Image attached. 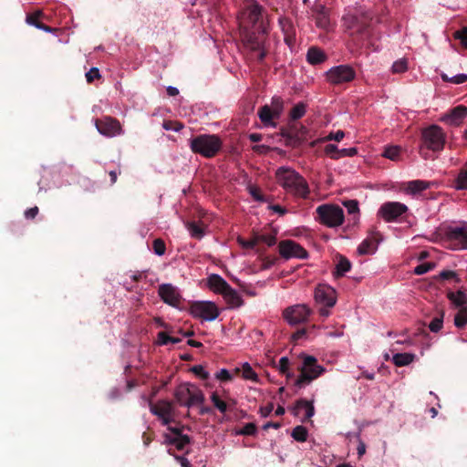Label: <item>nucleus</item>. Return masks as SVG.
Wrapping results in <instances>:
<instances>
[{"label": "nucleus", "instance_id": "obj_1", "mask_svg": "<svg viewBox=\"0 0 467 467\" xmlns=\"http://www.w3.org/2000/svg\"><path fill=\"white\" fill-rule=\"evenodd\" d=\"M277 183L288 193L306 199L310 193L306 180L296 171L288 167H279L275 171Z\"/></svg>", "mask_w": 467, "mask_h": 467}, {"label": "nucleus", "instance_id": "obj_2", "mask_svg": "<svg viewBox=\"0 0 467 467\" xmlns=\"http://www.w3.org/2000/svg\"><path fill=\"white\" fill-rule=\"evenodd\" d=\"M344 24L349 36L357 46H363L371 36L370 21L368 15H347L344 16Z\"/></svg>", "mask_w": 467, "mask_h": 467}, {"label": "nucleus", "instance_id": "obj_3", "mask_svg": "<svg viewBox=\"0 0 467 467\" xmlns=\"http://www.w3.org/2000/svg\"><path fill=\"white\" fill-rule=\"evenodd\" d=\"M223 141L215 134H201L190 140L192 152L205 158L214 157L222 149Z\"/></svg>", "mask_w": 467, "mask_h": 467}, {"label": "nucleus", "instance_id": "obj_4", "mask_svg": "<svg viewBox=\"0 0 467 467\" xmlns=\"http://www.w3.org/2000/svg\"><path fill=\"white\" fill-rule=\"evenodd\" d=\"M302 358L303 364L299 368L300 375L295 382V385L298 388L310 384L326 370L323 366L317 364V359L315 357L304 354Z\"/></svg>", "mask_w": 467, "mask_h": 467}, {"label": "nucleus", "instance_id": "obj_5", "mask_svg": "<svg viewBox=\"0 0 467 467\" xmlns=\"http://www.w3.org/2000/svg\"><path fill=\"white\" fill-rule=\"evenodd\" d=\"M444 242L451 250H467V222L444 229Z\"/></svg>", "mask_w": 467, "mask_h": 467}, {"label": "nucleus", "instance_id": "obj_6", "mask_svg": "<svg viewBox=\"0 0 467 467\" xmlns=\"http://www.w3.org/2000/svg\"><path fill=\"white\" fill-rule=\"evenodd\" d=\"M316 212L319 223L327 227H337L344 222V212L338 205L322 204L317 208Z\"/></svg>", "mask_w": 467, "mask_h": 467}, {"label": "nucleus", "instance_id": "obj_7", "mask_svg": "<svg viewBox=\"0 0 467 467\" xmlns=\"http://www.w3.org/2000/svg\"><path fill=\"white\" fill-rule=\"evenodd\" d=\"M281 135L285 139V145L293 148L299 147L310 137L309 130L297 122H290L286 127L282 128Z\"/></svg>", "mask_w": 467, "mask_h": 467}, {"label": "nucleus", "instance_id": "obj_8", "mask_svg": "<svg viewBox=\"0 0 467 467\" xmlns=\"http://www.w3.org/2000/svg\"><path fill=\"white\" fill-rule=\"evenodd\" d=\"M422 146L432 151L443 150L446 136L443 130L438 125H431L421 131Z\"/></svg>", "mask_w": 467, "mask_h": 467}, {"label": "nucleus", "instance_id": "obj_9", "mask_svg": "<svg viewBox=\"0 0 467 467\" xmlns=\"http://www.w3.org/2000/svg\"><path fill=\"white\" fill-rule=\"evenodd\" d=\"M314 296L317 304L325 306L319 309V315L323 317H327L330 312L326 307H333L336 305V290L327 285H318L315 289Z\"/></svg>", "mask_w": 467, "mask_h": 467}, {"label": "nucleus", "instance_id": "obj_10", "mask_svg": "<svg viewBox=\"0 0 467 467\" xmlns=\"http://www.w3.org/2000/svg\"><path fill=\"white\" fill-rule=\"evenodd\" d=\"M356 77L354 68L348 65L333 67L327 72V80L334 85L352 81Z\"/></svg>", "mask_w": 467, "mask_h": 467}, {"label": "nucleus", "instance_id": "obj_11", "mask_svg": "<svg viewBox=\"0 0 467 467\" xmlns=\"http://www.w3.org/2000/svg\"><path fill=\"white\" fill-rule=\"evenodd\" d=\"M408 212V207L399 202H384L378 211V215L385 222H394Z\"/></svg>", "mask_w": 467, "mask_h": 467}, {"label": "nucleus", "instance_id": "obj_12", "mask_svg": "<svg viewBox=\"0 0 467 467\" xmlns=\"http://www.w3.org/2000/svg\"><path fill=\"white\" fill-rule=\"evenodd\" d=\"M280 255L285 259L299 258L306 259L308 257L307 251L299 244L293 240H284L278 244Z\"/></svg>", "mask_w": 467, "mask_h": 467}, {"label": "nucleus", "instance_id": "obj_13", "mask_svg": "<svg viewBox=\"0 0 467 467\" xmlns=\"http://www.w3.org/2000/svg\"><path fill=\"white\" fill-rule=\"evenodd\" d=\"M311 309L306 305H295L286 307L283 312L284 318L290 325H298L307 320Z\"/></svg>", "mask_w": 467, "mask_h": 467}, {"label": "nucleus", "instance_id": "obj_14", "mask_svg": "<svg viewBox=\"0 0 467 467\" xmlns=\"http://www.w3.org/2000/svg\"><path fill=\"white\" fill-rule=\"evenodd\" d=\"M98 131L106 137H114L122 133L119 121L112 117H103L95 120Z\"/></svg>", "mask_w": 467, "mask_h": 467}, {"label": "nucleus", "instance_id": "obj_15", "mask_svg": "<svg viewBox=\"0 0 467 467\" xmlns=\"http://www.w3.org/2000/svg\"><path fill=\"white\" fill-rule=\"evenodd\" d=\"M191 312L194 317H202L205 320H214L219 316V309L213 302H195L192 305Z\"/></svg>", "mask_w": 467, "mask_h": 467}, {"label": "nucleus", "instance_id": "obj_16", "mask_svg": "<svg viewBox=\"0 0 467 467\" xmlns=\"http://www.w3.org/2000/svg\"><path fill=\"white\" fill-rule=\"evenodd\" d=\"M158 294L165 304L180 307L182 298L176 286L171 284H162L159 286Z\"/></svg>", "mask_w": 467, "mask_h": 467}, {"label": "nucleus", "instance_id": "obj_17", "mask_svg": "<svg viewBox=\"0 0 467 467\" xmlns=\"http://www.w3.org/2000/svg\"><path fill=\"white\" fill-rule=\"evenodd\" d=\"M273 107L271 109L268 105H265L258 111L259 119L265 126H275L273 119L279 118L282 109V102L279 99H273Z\"/></svg>", "mask_w": 467, "mask_h": 467}, {"label": "nucleus", "instance_id": "obj_18", "mask_svg": "<svg viewBox=\"0 0 467 467\" xmlns=\"http://www.w3.org/2000/svg\"><path fill=\"white\" fill-rule=\"evenodd\" d=\"M382 240V235L379 231H371L367 238H365L358 247L359 254H374L378 249L379 242Z\"/></svg>", "mask_w": 467, "mask_h": 467}, {"label": "nucleus", "instance_id": "obj_19", "mask_svg": "<svg viewBox=\"0 0 467 467\" xmlns=\"http://www.w3.org/2000/svg\"><path fill=\"white\" fill-rule=\"evenodd\" d=\"M466 117L467 107L464 105H458L445 113L441 117V120L451 126H459Z\"/></svg>", "mask_w": 467, "mask_h": 467}, {"label": "nucleus", "instance_id": "obj_20", "mask_svg": "<svg viewBox=\"0 0 467 467\" xmlns=\"http://www.w3.org/2000/svg\"><path fill=\"white\" fill-rule=\"evenodd\" d=\"M262 12L263 6L256 0H247L244 15L252 26H254L262 19Z\"/></svg>", "mask_w": 467, "mask_h": 467}, {"label": "nucleus", "instance_id": "obj_21", "mask_svg": "<svg viewBox=\"0 0 467 467\" xmlns=\"http://www.w3.org/2000/svg\"><path fill=\"white\" fill-rule=\"evenodd\" d=\"M313 12L317 26L320 28H327L330 25L329 10L322 4H316Z\"/></svg>", "mask_w": 467, "mask_h": 467}, {"label": "nucleus", "instance_id": "obj_22", "mask_svg": "<svg viewBox=\"0 0 467 467\" xmlns=\"http://www.w3.org/2000/svg\"><path fill=\"white\" fill-rule=\"evenodd\" d=\"M162 437V444L167 446L173 445L178 451H183L184 448L191 443V438L187 434L179 437H173L171 434L163 433Z\"/></svg>", "mask_w": 467, "mask_h": 467}, {"label": "nucleus", "instance_id": "obj_23", "mask_svg": "<svg viewBox=\"0 0 467 467\" xmlns=\"http://www.w3.org/2000/svg\"><path fill=\"white\" fill-rule=\"evenodd\" d=\"M150 412L158 417L173 414V403L169 400H161L156 404H150Z\"/></svg>", "mask_w": 467, "mask_h": 467}, {"label": "nucleus", "instance_id": "obj_24", "mask_svg": "<svg viewBox=\"0 0 467 467\" xmlns=\"http://www.w3.org/2000/svg\"><path fill=\"white\" fill-rule=\"evenodd\" d=\"M208 285L216 294L223 295L231 285L219 275L213 274L208 277Z\"/></svg>", "mask_w": 467, "mask_h": 467}, {"label": "nucleus", "instance_id": "obj_25", "mask_svg": "<svg viewBox=\"0 0 467 467\" xmlns=\"http://www.w3.org/2000/svg\"><path fill=\"white\" fill-rule=\"evenodd\" d=\"M301 410H305L306 411L305 418L302 420L303 422L310 420V418L315 414L313 403L304 399H300L296 402V405L292 409L293 414L295 416H298Z\"/></svg>", "mask_w": 467, "mask_h": 467}, {"label": "nucleus", "instance_id": "obj_26", "mask_svg": "<svg viewBox=\"0 0 467 467\" xmlns=\"http://www.w3.org/2000/svg\"><path fill=\"white\" fill-rule=\"evenodd\" d=\"M44 16L43 12L41 10H36L33 13L27 14L26 21L28 25L34 26L38 29L44 30L45 32H53L55 29L51 26L43 24L40 21V18H42Z\"/></svg>", "mask_w": 467, "mask_h": 467}, {"label": "nucleus", "instance_id": "obj_27", "mask_svg": "<svg viewBox=\"0 0 467 467\" xmlns=\"http://www.w3.org/2000/svg\"><path fill=\"white\" fill-rule=\"evenodd\" d=\"M448 299L452 303V305L458 308H466L467 307V291L459 289L456 292L450 291L447 294Z\"/></svg>", "mask_w": 467, "mask_h": 467}, {"label": "nucleus", "instance_id": "obj_28", "mask_svg": "<svg viewBox=\"0 0 467 467\" xmlns=\"http://www.w3.org/2000/svg\"><path fill=\"white\" fill-rule=\"evenodd\" d=\"M191 389H192V385L187 384V383L181 384L175 389L174 397H175L176 401L181 406L187 407L188 399L191 394Z\"/></svg>", "mask_w": 467, "mask_h": 467}, {"label": "nucleus", "instance_id": "obj_29", "mask_svg": "<svg viewBox=\"0 0 467 467\" xmlns=\"http://www.w3.org/2000/svg\"><path fill=\"white\" fill-rule=\"evenodd\" d=\"M337 258V263L336 265L335 271L333 272V275L335 278H339L344 276L346 273L350 271L351 263L346 256L341 254H338Z\"/></svg>", "mask_w": 467, "mask_h": 467}, {"label": "nucleus", "instance_id": "obj_30", "mask_svg": "<svg viewBox=\"0 0 467 467\" xmlns=\"http://www.w3.org/2000/svg\"><path fill=\"white\" fill-rule=\"evenodd\" d=\"M306 60L311 65H318L327 60V55L320 48L311 47L307 50Z\"/></svg>", "mask_w": 467, "mask_h": 467}, {"label": "nucleus", "instance_id": "obj_31", "mask_svg": "<svg viewBox=\"0 0 467 467\" xmlns=\"http://www.w3.org/2000/svg\"><path fill=\"white\" fill-rule=\"evenodd\" d=\"M222 296L231 307H240L244 304V300L240 295L232 286H230Z\"/></svg>", "mask_w": 467, "mask_h": 467}, {"label": "nucleus", "instance_id": "obj_32", "mask_svg": "<svg viewBox=\"0 0 467 467\" xmlns=\"http://www.w3.org/2000/svg\"><path fill=\"white\" fill-rule=\"evenodd\" d=\"M204 394L203 392L196 386L192 385L191 394L188 399L187 407H192L194 405H201L204 402Z\"/></svg>", "mask_w": 467, "mask_h": 467}, {"label": "nucleus", "instance_id": "obj_33", "mask_svg": "<svg viewBox=\"0 0 467 467\" xmlns=\"http://www.w3.org/2000/svg\"><path fill=\"white\" fill-rule=\"evenodd\" d=\"M234 372H235V374H239L240 372H242V377L244 379L251 380V381H254V382H257L258 381V375L253 369L251 365L249 363H247V362L244 363L241 368H236L234 369Z\"/></svg>", "mask_w": 467, "mask_h": 467}, {"label": "nucleus", "instance_id": "obj_34", "mask_svg": "<svg viewBox=\"0 0 467 467\" xmlns=\"http://www.w3.org/2000/svg\"><path fill=\"white\" fill-rule=\"evenodd\" d=\"M415 358L411 353H397L393 356L392 361L397 367H404L410 364Z\"/></svg>", "mask_w": 467, "mask_h": 467}, {"label": "nucleus", "instance_id": "obj_35", "mask_svg": "<svg viewBox=\"0 0 467 467\" xmlns=\"http://www.w3.org/2000/svg\"><path fill=\"white\" fill-rule=\"evenodd\" d=\"M431 185L430 182L414 180L408 182V190L415 194L427 190Z\"/></svg>", "mask_w": 467, "mask_h": 467}, {"label": "nucleus", "instance_id": "obj_36", "mask_svg": "<svg viewBox=\"0 0 467 467\" xmlns=\"http://www.w3.org/2000/svg\"><path fill=\"white\" fill-rule=\"evenodd\" d=\"M306 111V104L304 102H299L296 104L290 110L289 117L293 122L301 119Z\"/></svg>", "mask_w": 467, "mask_h": 467}, {"label": "nucleus", "instance_id": "obj_37", "mask_svg": "<svg viewBox=\"0 0 467 467\" xmlns=\"http://www.w3.org/2000/svg\"><path fill=\"white\" fill-rule=\"evenodd\" d=\"M291 436L294 440L299 442H304L307 440L308 431L306 427L298 425L295 427L291 432Z\"/></svg>", "mask_w": 467, "mask_h": 467}, {"label": "nucleus", "instance_id": "obj_38", "mask_svg": "<svg viewBox=\"0 0 467 467\" xmlns=\"http://www.w3.org/2000/svg\"><path fill=\"white\" fill-rule=\"evenodd\" d=\"M186 226L192 237L196 239H202L203 237L204 231L199 223L195 222H189L187 223Z\"/></svg>", "mask_w": 467, "mask_h": 467}, {"label": "nucleus", "instance_id": "obj_39", "mask_svg": "<svg viewBox=\"0 0 467 467\" xmlns=\"http://www.w3.org/2000/svg\"><path fill=\"white\" fill-rule=\"evenodd\" d=\"M401 148L400 146H388L385 148L382 156L391 161H398L400 159Z\"/></svg>", "mask_w": 467, "mask_h": 467}, {"label": "nucleus", "instance_id": "obj_40", "mask_svg": "<svg viewBox=\"0 0 467 467\" xmlns=\"http://www.w3.org/2000/svg\"><path fill=\"white\" fill-rule=\"evenodd\" d=\"M454 325L458 328H463L467 325V307L458 309L454 317Z\"/></svg>", "mask_w": 467, "mask_h": 467}, {"label": "nucleus", "instance_id": "obj_41", "mask_svg": "<svg viewBox=\"0 0 467 467\" xmlns=\"http://www.w3.org/2000/svg\"><path fill=\"white\" fill-rule=\"evenodd\" d=\"M457 190H467V170H461L455 180Z\"/></svg>", "mask_w": 467, "mask_h": 467}, {"label": "nucleus", "instance_id": "obj_42", "mask_svg": "<svg viewBox=\"0 0 467 467\" xmlns=\"http://www.w3.org/2000/svg\"><path fill=\"white\" fill-rule=\"evenodd\" d=\"M408 69V61L405 58L399 59L395 61L391 67V71L394 74H400L407 71Z\"/></svg>", "mask_w": 467, "mask_h": 467}, {"label": "nucleus", "instance_id": "obj_43", "mask_svg": "<svg viewBox=\"0 0 467 467\" xmlns=\"http://www.w3.org/2000/svg\"><path fill=\"white\" fill-rule=\"evenodd\" d=\"M444 313L441 312L439 317H434L430 325L429 328L431 332L437 333L442 328Z\"/></svg>", "mask_w": 467, "mask_h": 467}, {"label": "nucleus", "instance_id": "obj_44", "mask_svg": "<svg viewBox=\"0 0 467 467\" xmlns=\"http://www.w3.org/2000/svg\"><path fill=\"white\" fill-rule=\"evenodd\" d=\"M211 400L213 401L215 408L219 410L220 412L225 413L227 410V404L220 399L216 392H213L211 395Z\"/></svg>", "mask_w": 467, "mask_h": 467}, {"label": "nucleus", "instance_id": "obj_45", "mask_svg": "<svg viewBox=\"0 0 467 467\" xmlns=\"http://www.w3.org/2000/svg\"><path fill=\"white\" fill-rule=\"evenodd\" d=\"M349 214H353L354 218L358 216L359 212L358 202L357 200H348L343 202Z\"/></svg>", "mask_w": 467, "mask_h": 467}, {"label": "nucleus", "instance_id": "obj_46", "mask_svg": "<svg viewBox=\"0 0 467 467\" xmlns=\"http://www.w3.org/2000/svg\"><path fill=\"white\" fill-rule=\"evenodd\" d=\"M152 249L157 255H163L166 251V244L161 238H157L152 243Z\"/></svg>", "mask_w": 467, "mask_h": 467}, {"label": "nucleus", "instance_id": "obj_47", "mask_svg": "<svg viewBox=\"0 0 467 467\" xmlns=\"http://www.w3.org/2000/svg\"><path fill=\"white\" fill-rule=\"evenodd\" d=\"M325 153L333 160L339 159V149L335 144H327L324 149Z\"/></svg>", "mask_w": 467, "mask_h": 467}, {"label": "nucleus", "instance_id": "obj_48", "mask_svg": "<svg viewBox=\"0 0 467 467\" xmlns=\"http://www.w3.org/2000/svg\"><path fill=\"white\" fill-rule=\"evenodd\" d=\"M435 267V264L434 263H423V264H420L419 265H417L415 268H414V273L416 275H423V274H426L428 273L429 271L432 270L433 268Z\"/></svg>", "mask_w": 467, "mask_h": 467}, {"label": "nucleus", "instance_id": "obj_49", "mask_svg": "<svg viewBox=\"0 0 467 467\" xmlns=\"http://www.w3.org/2000/svg\"><path fill=\"white\" fill-rule=\"evenodd\" d=\"M238 242L244 248L246 249H254L259 244L257 234H254L250 240H244L239 238Z\"/></svg>", "mask_w": 467, "mask_h": 467}, {"label": "nucleus", "instance_id": "obj_50", "mask_svg": "<svg viewBox=\"0 0 467 467\" xmlns=\"http://www.w3.org/2000/svg\"><path fill=\"white\" fill-rule=\"evenodd\" d=\"M257 431V427L254 423L253 422H249V423H246L243 428L242 430H240L238 431L239 434L241 435H247V436H253L256 433Z\"/></svg>", "mask_w": 467, "mask_h": 467}, {"label": "nucleus", "instance_id": "obj_51", "mask_svg": "<svg viewBox=\"0 0 467 467\" xmlns=\"http://www.w3.org/2000/svg\"><path fill=\"white\" fill-rule=\"evenodd\" d=\"M259 243H265L268 246H273L276 244L275 234H257Z\"/></svg>", "mask_w": 467, "mask_h": 467}, {"label": "nucleus", "instance_id": "obj_52", "mask_svg": "<svg viewBox=\"0 0 467 467\" xmlns=\"http://www.w3.org/2000/svg\"><path fill=\"white\" fill-rule=\"evenodd\" d=\"M162 127L166 130L180 131L182 130L183 125L178 121L167 120L163 122Z\"/></svg>", "mask_w": 467, "mask_h": 467}, {"label": "nucleus", "instance_id": "obj_53", "mask_svg": "<svg viewBox=\"0 0 467 467\" xmlns=\"http://www.w3.org/2000/svg\"><path fill=\"white\" fill-rule=\"evenodd\" d=\"M101 75L99 68L91 67L89 71L86 73V79L88 83H92L95 79H99Z\"/></svg>", "mask_w": 467, "mask_h": 467}, {"label": "nucleus", "instance_id": "obj_54", "mask_svg": "<svg viewBox=\"0 0 467 467\" xmlns=\"http://www.w3.org/2000/svg\"><path fill=\"white\" fill-rule=\"evenodd\" d=\"M192 371L202 379H208L210 377L209 373L201 365L193 366Z\"/></svg>", "mask_w": 467, "mask_h": 467}, {"label": "nucleus", "instance_id": "obj_55", "mask_svg": "<svg viewBox=\"0 0 467 467\" xmlns=\"http://www.w3.org/2000/svg\"><path fill=\"white\" fill-rule=\"evenodd\" d=\"M215 377L221 381H230L233 379L231 373L226 368H222L217 371Z\"/></svg>", "mask_w": 467, "mask_h": 467}, {"label": "nucleus", "instance_id": "obj_56", "mask_svg": "<svg viewBox=\"0 0 467 467\" xmlns=\"http://www.w3.org/2000/svg\"><path fill=\"white\" fill-rule=\"evenodd\" d=\"M289 364H290L289 358L287 357H282L279 360V371L282 374H287V376H289V374H288Z\"/></svg>", "mask_w": 467, "mask_h": 467}, {"label": "nucleus", "instance_id": "obj_57", "mask_svg": "<svg viewBox=\"0 0 467 467\" xmlns=\"http://www.w3.org/2000/svg\"><path fill=\"white\" fill-rule=\"evenodd\" d=\"M454 36L455 38L460 39L462 45L467 48V26L461 31H456Z\"/></svg>", "mask_w": 467, "mask_h": 467}, {"label": "nucleus", "instance_id": "obj_58", "mask_svg": "<svg viewBox=\"0 0 467 467\" xmlns=\"http://www.w3.org/2000/svg\"><path fill=\"white\" fill-rule=\"evenodd\" d=\"M435 278L441 279V280H449V279L456 278V273L451 270H443Z\"/></svg>", "mask_w": 467, "mask_h": 467}, {"label": "nucleus", "instance_id": "obj_59", "mask_svg": "<svg viewBox=\"0 0 467 467\" xmlns=\"http://www.w3.org/2000/svg\"><path fill=\"white\" fill-rule=\"evenodd\" d=\"M358 153L356 148H348V149H339V159L343 157H352Z\"/></svg>", "mask_w": 467, "mask_h": 467}, {"label": "nucleus", "instance_id": "obj_60", "mask_svg": "<svg viewBox=\"0 0 467 467\" xmlns=\"http://www.w3.org/2000/svg\"><path fill=\"white\" fill-rule=\"evenodd\" d=\"M451 83L453 84H462L464 82H467V75L466 74H458L450 79Z\"/></svg>", "mask_w": 467, "mask_h": 467}, {"label": "nucleus", "instance_id": "obj_61", "mask_svg": "<svg viewBox=\"0 0 467 467\" xmlns=\"http://www.w3.org/2000/svg\"><path fill=\"white\" fill-rule=\"evenodd\" d=\"M345 137V133L342 130H337V132H331L327 137V140H336L340 141Z\"/></svg>", "mask_w": 467, "mask_h": 467}, {"label": "nucleus", "instance_id": "obj_62", "mask_svg": "<svg viewBox=\"0 0 467 467\" xmlns=\"http://www.w3.org/2000/svg\"><path fill=\"white\" fill-rule=\"evenodd\" d=\"M158 344L159 345H168L169 344V339H170V336L164 332V331H161L158 333Z\"/></svg>", "mask_w": 467, "mask_h": 467}, {"label": "nucleus", "instance_id": "obj_63", "mask_svg": "<svg viewBox=\"0 0 467 467\" xmlns=\"http://www.w3.org/2000/svg\"><path fill=\"white\" fill-rule=\"evenodd\" d=\"M250 193L253 196V198L256 201L264 202V195L261 193V191L258 188H251Z\"/></svg>", "mask_w": 467, "mask_h": 467}, {"label": "nucleus", "instance_id": "obj_64", "mask_svg": "<svg viewBox=\"0 0 467 467\" xmlns=\"http://www.w3.org/2000/svg\"><path fill=\"white\" fill-rule=\"evenodd\" d=\"M248 43H249V46H250V48L253 50V51H257L259 50L262 46H261V43L259 41H257L254 37L253 36H250L249 39H248Z\"/></svg>", "mask_w": 467, "mask_h": 467}]
</instances>
